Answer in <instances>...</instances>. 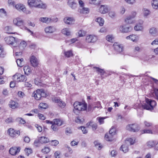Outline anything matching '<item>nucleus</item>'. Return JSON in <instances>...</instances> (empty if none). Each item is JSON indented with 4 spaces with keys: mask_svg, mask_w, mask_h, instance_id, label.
Segmentation results:
<instances>
[{
    "mask_svg": "<svg viewBox=\"0 0 158 158\" xmlns=\"http://www.w3.org/2000/svg\"><path fill=\"white\" fill-rule=\"evenodd\" d=\"M27 4L30 7L45 9L46 6L40 0H28Z\"/></svg>",
    "mask_w": 158,
    "mask_h": 158,
    "instance_id": "1",
    "label": "nucleus"
},
{
    "mask_svg": "<svg viewBox=\"0 0 158 158\" xmlns=\"http://www.w3.org/2000/svg\"><path fill=\"white\" fill-rule=\"evenodd\" d=\"M73 106L74 109L73 111L76 114H78L80 111L85 110L87 107L86 104L79 102H75Z\"/></svg>",
    "mask_w": 158,
    "mask_h": 158,
    "instance_id": "2",
    "label": "nucleus"
},
{
    "mask_svg": "<svg viewBox=\"0 0 158 158\" xmlns=\"http://www.w3.org/2000/svg\"><path fill=\"white\" fill-rule=\"evenodd\" d=\"M145 104L142 105V107L144 109L152 110L156 105V103L155 101L148 98H145Z\"/></svg>",
    "mask_w": 158,
    "mask_h": 158,
    "instance_id": "3",
    "label": "nucleus"
},
{
    "mask_svg": "<svg viewBox=\"0 0 158 158\" xmlns=\"http://www.w3.org/2000/svg\"><path fill=\"white\" fill-rule=\"evenodd\" d=\"M32 96L34 97L35 98L39 100L42 97H44L46 96V94L42 89H38L34 91L32 94Z\"/></svg>",
    "mask_w": 158,
    "mask_h": 158,
    "instance_id": "4",
    "label": "nucleus"
},
{
    "mask_svg": "<svg viewBox=\"0 0 158 158\" xmlns=\"http://www.w3.org/2000/svg\"><path fill=\"white\" fill-rule=\"evenodd\" d=\"M13 23L16 26L19 27L22 29H26L25 24L23 20L19 18H16L14 19Z\"/></svg>",
    "mask_w": 158,
    "mask_h": 158,
    "instance_id": "5",
    "label": "nucleus"
},
{
    "mask_svg": "<svg viewBox=\"0 0 158 158\" xmlns=\"http://www.w3.org/2000/svg\"><path fill=\"white\" fill-rule=\"evenodd\" d=\"M115 128L112 127L109 131V133L105 135V139L108 141H112L113 140L112 136L115 135Z\"/></svg>",
    "mask_w": 158,
    "mask_h": 158,
    "instance_id": "6",
    "label": "nucleus"
},
{
    "mask_svg": "<svg viewBox=\"0 0 158 158\" xmlns=\"http://www.w3.org/2000/svg\"><path fill=\"white\" fill-rule=\"evenodd\" d=\"M14 80L18 82L25 81L27 80V77L24 75L19 73H16L13 76Z\"/></svg>",
    "mask_w": 158,
    "mask_h": 158,
    "instance_id": "7",
    "label": "nucleus"
},
{
    "mask_svg": "<svg viewBox=\"0 0 158 158\" xmlns=\"http://www.w3.org/2000/svg\"><path fill=\"white\" fill-rule=\"evenodd\" d=\"M126 129L129 131L133 132L137 131L139 130L138 125L135 124L127 125L126 127Z\"/></svg>",
    "mask_w": 158,
    "mask_h": 158,
    "instance_id": "8",
    "label": "nucleus"
},
{
    "mask_svg": "<svg viewBox=\"0 0 158 158\" xmlns=\"http://www.w3.org/2000/svg\"><path fill=\"white\" fill-rule=\"evenodd\" d=\"M119 29L122 33H127L132 30V27H127L126 25H122L120 26Z\"/></svg>",
    "mask_w": 158,
    "mask_h": 158,
    "instance_id": "9",
    "label": "nucleus"
},
{
    "mask_svg": "<svg viewBox=\"0 0 158 158\" xmlns=\"http://www.w3.org/2000/svg\"><path fill=\"white\" fill-rule=\"evenodd\" d=\"M113 47L114 50L118 53H120L123 51V46L118 43H115L113 45Z\"/></svg>",
    "mask_w": 158,
    "mask_h": 158,
    "instance_id": "10",
    "label": "nucleus"
},
{
    "mask_svg": "<svg viewBox=\"0 0 158 158\" xmlns=\"http://www.w3.org/2000/svg\"><path fill=\"white\" fill-rule=\"evenodd\" d=\"M97 36L94 35H88L86 37V40L88 43L95 42L97 41Z\"/></svg>",
    "mask_w": 158,
    "mask_h": 158,
    "instance_id": "11",
    "label": "nucleus"
},
{
    "mask_svg": "<svg viewBox=\"0 0 158 158\" xmlns=\"http://www.w3.org/2000/svg\"><path fill=\"white\" fill-rule=\"evenodd\" d=\"M143 21L142 20H140L139 22L137 23L134 27V29L137 31H142L143 30Z\"/></svg>",
    "mask_w": 158,
    "mask_h": 158,
    "instance_id": "12",
    "label": "nucleus"
},
{
    "mask_svg": "<svg viewBox=\"0 0 158 158\" xmlns=\"http://www.w3.org/2000/svg\"><path fill=\"white\" fill-rule=\"evenodd\" d=\"M9 135L12 137H16L20 135V131H15L14 129L10 128L8 131Z\"/></svg>",
    "mask_w": 158,
    "mask_h": 158,
    "instance_id": "13",
    "label": "nucleus"
},
{
    "mask_svg": "<svg viewBox=\"0 0 158 158\" xmlns=\"http://www.w3.org/2000/svg\"><path fill=\"white\" fill-rule=\"evenodd\" d=\"M5 40L7 44H11L12 45L16 42L15 38L13 36L6 37L5 38Z\"/></svg>",
    "mask_w": 158,
    "mask_h": 158,
    "instance_id": "14",
    "label": "nucleus"
},
{
    "mask_svg": "<svg viewBox=\"0 0 158 158\" xmlns=\"http://www.w3.org/2000/svg\"><path fill=\"white\" fill-rule=\"evenodd\" d=\"M94 68L96 69L97 72L98 73H99L102 76H102L104 74H106L105 76L106 77L111 74L108 71H105L104 69H101L99 67H94Z\"/></svg>",
    "mask_w": 158,
    "mask_h": 158,
    "instance_id": "15",
    "label": "nucleus"
},
{
    "mask_svg": "<svg viewBox=\"0 0 158 158\" xmlns=\"http://www.w3.org/2000/svg\"><path fill=\"white\" fill-rule=\"evenodd\" d=\"M137 13L135 11H132L131 15L128 16L125 19V22L128 23H131V20L132 19L134 18L136 15Z\"/></svg>",
    "mask_w": 158,
    "mask_h": 158,
    "instance_id": "16",
    "label": "nucleus"
},
{
    "mask_svg": "<svg viewBox=\"0 0 158 158\" xmlns=\"http://www.w3.org/2000/svg\"><path fill=\"white\" fill-rule=\"evenodd\" d=\"M53 101L58 104V105L62 108H64L66 105L65 103L63 102L57 98H55L52 99Z\"/></svg>",
    "mask_w": 158,
    "mask_h": 158,
    "instance_id": "17",
    "label": "nucleus"
},
{
    "mask_svg": "<svg viewBox=\"0 0 158 158\" xmlns=\"http://www.w3.org/2000/svg\"><path fill=\"white\" fill-rule=\"evenodd\" d=\"M20 150L19 147H14L11 148L9 150L10 153L12 155H16L17 153H19Z\"/></svg>",
    "mask_w": 158,
    "mask_h": 158,
    "instance_id": "18",
    "label": "nucleus"
},
{
    "mask_svg": "<svg viewBox=\"0 0 158 158\" xmlns=\"http://www.w3.org/2000/svg\"><path fill=\"white\" fill-rule=\"evenodd\" d=\"M64 22L68 24H72L74 23L75 20L73 17H66L64 18Z\"/></svg>",
    "mask_w": 158,
    "mask_h": 158,
    "instance_id": "19",
    "label": "nucleus"
},
{
    "mask_svg": "<svg viewBox=\"0 0 158 158\" xmlns=\"http://www.w3.org/2000/svg\"><path fill=\"white\" fill-rule=\"evenodd\" d=\"M56 30V28L53 26H48L46 27L44 31L46 33H51L55 32Z\"/></svg>",
    "mask_w": 158,
    "mask_h": 158,
    "instance_id": "20",
    "label": "nucleus"
},
{
    "mask_svg": "<svg viewBox=\"0 0 158 158\" xmlns=\"http://www.w3.org/2000/svg\"><path fill=\"white\" fill-rule=\"evenodd\" d=\"M139 36L135 35H130L126 37L127 40H130L133 42H137L139 39Z\"/></svg>",
    "mask_w": 158,
    "mask_h": 158,
    "instance_id": "21",
    "label": "nucleus"
},
{
    "mask_svg": "<svg viewBox=\"0 0 158 158\" xmlns=\"http://www.w3.org/2000/svg\"><path fill=\"white\" fill-rule=\"evenodd\" d=\"M30 62L32 65L33 67H36L38 64L37 59L35 56H32L31 57Z\"/></svg>",
    "mask_w": 158,
    "mask_h": 158,
    "instance_id": "22",
    "label": "nucleus"
},
{
    "mask_svg": "<svg viewBox=\"0 0 158 158\" xmlns=\"http://www.w3.org/2000/svg\"><path fill=\"white\" fill-rule=\"evenodd\" d=\"M68 4L72 9H75L77 7V4L75 0H69Z\"/></svg>",
    "mask_w": 158,
    "mask_h": 158,
    "instance_id": "23",
    "label": "nucleus"
},
{
    "mask_svg": "<svg viewBox=\"0 0 158 158\" xmlns=\"http://www.w3.org/2000/svg\"><path fill=\"white\" fill-rule=\"evenodd\" d=\"M99 12L102 14H105L108 11L107 6L106 5H102L100 7Z\"/></svg>",
    "mask_w": 158,
    "mask_h": 158,
    "instance_id": "24",
    "label": "nucleus"
},
{
    "mask_svg": "<svg viewBox=\"0 0 158 158\" xmlns=\"http://www.w3.org/2000/svg\"><path fill=\"white\" fill-rule=\"evenodd\" d=\"M23 70L25 74L27 75H30L32 72V70L30 67L28 65H26L24 66L23 68Z\"/></svg>",
    "mask_w": 158,
    "mask_h": 158,
    "instance_id": "25",
    "label": "nucleus"
},
{
    "mask_svg": "<svg viewBox=\"0 0 158 158\" xmlns=\"http://www.w3.org/2000/svg\"><path fill=\"white\" fill-rule=\"evenodd\" d=\"M15 8L19 11H24L25 10V6L21 3H18L15 5Z\"/></svg>",
    "mask_w": 158,
    "mask_h": 158,
    "instance_id": "26",
    "label": "nucleus"
},
{
    "mask_svg": "<svg viewBox=\"0 0 158 158\" xmlns=\"http://www.w3.org/2000/svg\"><path fill=\"white\" fill-rule=\"evenodd\" d=\"M86 126L88 128L92 127L93 130H95L97 128V125L96 124L92 122H90L87 123Z\"/></svg>",
    "mask_w": 158,
    "mask_h": 158,
    "instance_id": "27",
    "label": "nucleus"
},
{
    "mask_svg": "<svg viewBox=\"0 0 158 158\" xmlns=\"http://www.w3.org/2000/svg\"><path fill=\"white\" fill-rule=\"evenodd\" d=\"M49 141V139L45 137L41 136L39 138V142L41 143H45Z\"/></svg>",
    "mask_w": 158,
    "mask_h": 158,
    "instance_id": "28",
    "label": "nucleus"
},
{
    "mask_svg": "<svg viewBox=\"0 0 158 158\" xmlns=\"http://www.w3.org/2000/svg\"><path fill=\"white\" fill-rule=\"evenodd\" d=\"M53 123L58 126H60L63 124V122L61 119L56 118L53 120Z\"/></svg>",
    "mask_w": 158,
    "mask_h": 158,
    "instance_id": "29",
    "label": "nucleus"
},
{
    "mask_svg": "<svg viewBox=\"0 0 158 158\" xmlns=\"http://www.w3.org/2000/svg\"><path fill=\"white\" fill-rule=\"evenodd\" d=\"M78 12L81 13L87 14L89 12V9L88 8L83 7L80 8L78 10Z\"/></svg>",
    "mask_w": 158,
    "mask_h": 158,
    "instance_id": "30",
    "label": "nucleus"
},
{
    "mask_svg": "<svg viewBox=\"0 0 158 158\" xmlns=\"http://www.w3.org/2000/svg\"><path fill=\"white\" fill-rule=\"evenodd\" d=\"M10 107L13 109H15L18 106V103L13 101H11L9 104Z\"/></svg>",
    "mask_w": 158,
    "mask_h": 158,
    "instance_id": "31",
    "label": "nucleus"
},
{
    "mask_svg": "<svg viewBox=\"0 0 158 158\" xmlns=\"http://www.w3.org/2000/svg\"><path fill=\"white\" fill-rule=\"evenodd\" d=\"M149 33L152 35L155 36L157 34L158 31L156 28L153 27L150 29Z\"/></svg>",
    "mask_w": 158,
    "mask_h": 158,
    "instance_id": "32",
    "label": "nucleus"
},
{
    "mask_svg": "<svg viewBox=\"0 0 158 158\" xmlns=\"http://www.w3.org/2000/svg\"><path fill=\"white\" fill-rule=\"evenodd\" d=\"M135 138H128L126 139L125 142L126 143H129L130 145H132L135 143Z\"/></svg>",
    "mask_w": 158,
    "mask_h": 158,
    "instance_id": "33",
    "label": "nucleus"
},
{
    "mask_svg": "<svg viewBox=\"0 0 158 158\" xmlns=\"http://www.w3.org/2000/svg\"><path fill=\"white\" fill-rule=\"evenodd\" d=\"M61 32L66 35H70V31L68 28H64L61 30Z\"/></svg>",
    "mask_w": 158,
    "mask_h": 158,
    "instance_id": "34",
    "label": "nucleus"
},
{
    "mask_svg": "<svg viewBox=\"0 0 158 158\" xmlns=\"http://www.w3.org/2000/svg\"><path fill=\"white\" fill-rule=\"evenodd\" d=\"M13 27L11 26H7L5 27V30L7 31V33L9 34H13L12 32L13 30Z\"/></svg>",
    "mask_w": 158,
    "mask_h": 158,
    "instance_id": "35",
    "label": "nucleus"
},
{
    "mask_svg": "<svg viewBox=\"0 0 158 158\" xmlns=\"http://www.w3.org/2000/svg\"><path fill=\"white\" fill-rule=\"evenodd\" d=\"M86 34V31L83 30H80L77 33V35L79 37L84 36Z\"/></svg>",
    "mask_w": 158,
    "mask_h": 158,
    "instance_id": "36",
    "label": "nucleus"
},
{
    "mask_svg": "<svg viewBox=\"0 0 158 158\" xmlns=\"http://www.w3.org/2000/svg\"><path fill=\"white\" fill-rule=\"evenodd\" d=\"M151 97H154L155 98L158 100V89H155L152 93Z\"/></svg>",
    "mask_w": 158,
    "mask_h": 158,
    "instance_id": "37",
    "label": "nucleus"
},
{
    "mask_svg": "<svg viewBox=\"0 0 158 158\" xmlns=\"http://www.w3.org/2000/svg\"><path fill=\"white\" fill-rule=\"evenodd\" d=\"M156 142V141H150L147 143V146L149 148L155 147Z\"/></svg>",
    "mask_w": 158,
    "mask_h": 158,
    "instance_id": "38",
    "label": "nucleus"
},
{
    "mask_svg": "<svg viewBox=\"0 0 158 158\" xmlns=\"http://www.w3.org/2000/svg\"><path fill=\"white\" fill-rule=\"evenodd\" d=\"M95 21L97 22L100 26H102L104 22V19L101 17L97 18L95 19Z\"/></svg>",
    "mask_w": 158,
    "mask_h": 158,
    "instance_id": "39",
    "label": "nucleus"
},
{
    "mask_svg": "<svg viewBox=\"0 0 158 158\" xmlns=\"http://www.w3.org/2000/svg\"><path fill=\"white\" fill-rule=\"evenodd\" d=\"M142 10L143 11V15L144 17H147L151 13L150 11L146 8L143 9Z\"/></svg>",
    "mask_w": 158,
    "mask_h": 158,
    "instance_id": "40",
    "label": "nucleus"
},
{
    "mask_svg": "<svg viewBox=\"0 0 158 158\" xmlns=\"http://www.w3.org/2000/svg\"><path fill=\"white\" fill-rule=\"evenodd\" d=\"M6 53L4 50L2 46L0 45V56L2 57H4L5 56Z\"/></svg>",
    "mask_w": 158,
    "mask_h": 158,
    "instance_id": "41",
    "label": "nucleus"
},
{
    "mask_svg": "<svg viewBox=\"0 0 158 158\" xmlns=\"http://www.w3.org/2000/svg\"><path fill=\"white\" fill-rule=\"evenodd\" d=\"M152 5L154 9L158 8V0H154L152 2Z\"/></svg>",
    "mask_w": 158,
    "mask_h": 158,
    "instance_id": "42",
    "label": "nucleus"
},
{
    "mask_svg": "<svg viewBox=\"0 0 158 158\" xmlns=\"http://www.w3.org/2000/svg\"><path fill=\"white\" fill-rule=\"evenodd\" d=\"M39 20L43 23H49V18L47 17H41L39 19Z\"/></svg>",
    "mask_w": 158,
    "mask_h": 158,
    "instance_id": "43",
    "label": "nucleus"
},
{
    "mask_svg": "<svg viewBox=\"0 0 158 158\" xmlns=\"http://www.w3.org/2000/svg\"><path fill=\"white\" fill-rule=\"evenodd\" d=\"M23 58L18 59L16 61L17 65L18 67H21L23 66V64L22 62L23 61Z\"/></svg>",
    "mask_w": 158,
    "mask_h": 158,
    "instance_id": "44",
    "label": "nucleus"
},
{
    "mask_svg": "<svg viewBox=\"0 0 158 158\" xmlns=\"http://www.w3.org/2000/svg\"><path fill=\"white\" fill-rule=\"evenodd\" d=\"M101 0H89V3L90 4L98 5L100 4Z\"/></svg>",
    "mask_w": 158,
    "mask_h": 158,
    "instance_id": "45",
    "label": "nucleus"
},
{
    "mask_svg": "<svg viewBox=\"0 0 158 158\" xmlns=\"http://www.w3.org/2000/svg\"><path fill=\"white\" fill-rule=\"evenodd\" d=\"M50 149L49 148L47 147H45L42 149L41 152L44 154H47L50 151Z\"/></svg>",
    "mask_w": 158,
    "mask_h": 158,
    "instance_id": "46",
    "label": "nucleus"
},
{
    "mask_svg": "<svg viewBox=\"0 0 158 158\" xmlns=\"http://www.w3.org/2000/svg\"><path fill=\"white\" fill-rule=\"evenodd\" d=\"M94 143L95 147L98 149V150H100L102 148V147L100 143L98 141H95L94 142Z\"/></svg>",
    "mask_w": 158,
    "mask_h": 158,
    "instance_id": "47",
    "label": "nucleus"
},
{
    "mask_svg": "<svg viewBox=\"0 0 158 158\" xmlns=\"http://www.w3.org/2000/svg\"><path fill=\"white\" fill-rule=\"evenodd\" d=\"M16 121L20 124H24L26 123L25 121L22 118H18L16 119Z\"/></svg>",
    "mask_w": 158,
    "mask_h": 158,
    "instance_id": "48",
    "label": "nucleus"
},
{
    "mask_svg": "<svg viewBox=\"0 0 158 158\" xmlns=\"http://www.w3.org/2000/svg\"><path fill=\"white\" fill-rule=\"evenodd\" d=\"M64 54L65 56L67 57H69L73 56V53L72 51L69 50L66 52H64Z\"/></svg>",
    "mask_w": 158,
    "mask_h": 158,
    "instance_id": "49",
    "label": "nucleus"
},
{
    "mask_svg": "<svg viewBox=\"0 0 158 158\" xmlns=\"http://www.w3.org/2000/svg\"><path fill=\"white\" fill-rule=\"evenodd\" d=\"M120 149L122 150L124 152H126L128 151V147L125 145H122L120 148Z\"/></svg>",
    "mask_w": 158,
    "mask_h": 158,
    "instance_id": "50",
    "label": "nucleus"
},
{
    "mask_svg": "<svg viewBox=\"0 0 158 158\" xmlns=\"http://www.w3.org/2000/svg\"><path fill=\"white\" fill-rule=\"evenodd\" d=\"M109 16L112 19H114L116 16V13L115 12L110 11L109 13Z\"/></svg>",
    "mask_w": 158,
    "mask_h": 158,
    "instance_id": "51",
    "label": "nucleus"
},
{
    "mask_svg": "<svg viewBox=\"0 0 158 158\" xmlns=\"http://www.w3.org/2000/svg\"><path fill=\"white\" fill-rule=\"evenodd\" d=\"M58 127L59 126H57L55 124H54V123H53L52 125L51 126V127L53 131H58Z\"/></svg>",
    "mask_w": 158,
    "mask_h": 158,
    "instance_id": "52",
    "label": "nucleus"
},
{
    "mask_svg": "<svg viewBox=\"0 0 158 158\" xmlns=\"http://www.w3.org/2000/svg\"><path fill=\"white\" fill-rule=\"evenodd\" d=\"M39 107L41 109H46L48 107V105L45 103H40L39 105Z\"/></svg>",
    "mask_w": 158,
    "mask_h": 158,
    "instance_id": "53",
    "label": "nucleus"
},
{
    "mask_svg": "<svg viewBox=\"0 0 158 158\" xmlns=\"http://www.w3.org/2000/svg\"><path fill=\"white\" fill-rule=\"evenodd\" d=\"M13 122V119L12 117H9L5 120V122L6 124L12 123Z\"/></svg>",
    "mask_w": 158,
    "mask_h": 158,
    "instance_id": "54",
    "label": "nucleus"
},
{
    "mask_svg": "<svg viewBox=\"0 0 158 158\" xmlns=\"http://www.w3.org/2000/svg\"><path fill=\"white\" fill-rule=\"evenodd\" d=\"M6 15V12L3 9H0V16L3 17Z\"/></svg>",
    "mask_w": 158,
    "mask_h": 158,
    "instance_id": "55",
    "label": "nucleus"
},
{
    "mask_svg": "<svg viewBox=\"0 0 158 158\" xmlns=\"http://www.w3.org/2000/svg\"><path fill=\"white\" fill-rule=\"evenodd\" d=\"M144 124L145 126L147 127H150L152 125V123L146 121H144Z\"/></svg>",
    "mask_w": 158,
    "mask_h": 158,
    "instance_id": "56",
    "label": "nucleus"
},
{
    "mask_svg": "<svg viewBox=\"0 0 158 158\" xmlns=\"http://www.w3.org/2000/svg\"><path fill=\"white\" fill-rule=\"evenodd\" d=\"M8 2L9 5L10 6H15V1L12 0H8Z\"/></svg>",
    "mask_w": 158,
    "mask_h": 158,
    "instance_id": "57",
    "label": "nucleus"
},
{
    "mask_svg": "<svg viewBox=\"0 0 158 158\" xmlns=\"http://www.w3.org/2000/svg\"><path fill=\"white\" fill-rule=\"evenodd\" d=\"M58 21V19L57 18H49V23L56 22Z\"/></svg>",
    "mask_w": 158,
    "mask_h": 158,
    "instance_id": "58",
    "label": "nucleus"
},
{
    "mask_svg": "<svg viewBox=\"0 0 158 158\" xmlns=\"http://www.w3.org/2000/svg\"><path fill=\"white\" fill-rule=\"evenodd\" d=\"M113 35H108L106 36V40L109 41H111L113 39Z\"/></svg>",
    "mask_w": 158,
    "mask_h": 158,
    "instance_id": "59",
    "label": "nucleus"
},
{
    "mask_svg": "<svg viewBox=\"0 0 158 158\" xmlns=\"http://www.w3.org/2000/svg\"><path fill=\"white\" fill-rule=\"evenodd\" d=\"M152 57L151 56H146L144 58V61L150 62L152 60Z\"/></svg>",
    "mask_w": 158,
    "mask_h": 158,
    "instance_id": "60",
    "label": "nucleus"
},
{
    "mask_svg": "<svg viewBox=\"0 0 158 158\" xmlns=\"http://www.w3.org/2000/svg\"><path fill=\"white\" fill-rule=\"evenodd\" d=\"M142 133L152 134V131L149 129L143 130L142 131Z\"/></svg>",
    "mask_w": 158,
    "mask_h": 158,
    "instance_id": "61",
    "label": "nucleus"
},
{
    "mask_svg": "<svg viewBox=\"0 0 158 158\" xmlns=\"http://www.w3.org/2000/svg\"><path fill=\"white\" fill-rule=\"evenodd\" d=\"M127 3L130 4H133L136 2L135 0H125Z\"/></svg>",
    "mask_w": 158,
    "mask_h": 158,
    "instance_id": "62",
    "label": "nucleus"
},
{
    "mask_svg": "<svg viewBox=\"0 0 158 158\" xmlns=\"http://www.w3.org/2000/svg\"><path fill=\"white\" fill-rule=\"evenodd\" d=\"M117 153L115 150H114L110 152L111 155L112 156H115L117 155Z\"/></svg>",
    "mask_w": 158,
    "mask_h": 158,
    "instance_id": "63",
    "label": "nucleus"
},
{
    "mask_svg": "<svg viewBox=\"0 0 158 158\" xmlns=\"http://www.w3.org/2000/svg\"><path fill=\"white\" fill-rule=\"evenodd\" d=\"M151 44L152 45H158V39H155L151 43Z\"/></svg>",
    "mask_w": 158,
    "mask_h": 158,
    "instance_id": "64",
    "label": "nucleus"
}]
</instances>
